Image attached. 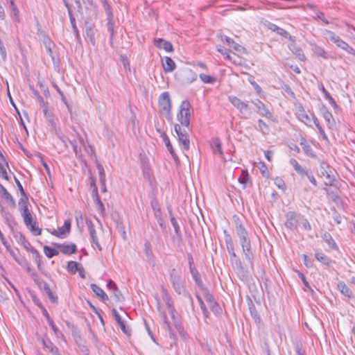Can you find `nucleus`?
<instances>
[{
	"instance_id": "nucleus-26",
	"label": "nucleus",
	"mask_w": 355,
	"mask_h": 355,
	"mask_svg": "<svg viewBox=\"0 0 355 355\" xmlns=\"http://www.w3.org/2000/svg\"><path fill=\"white\" fill-rule=\"evenodd\" d=\"M225 243L227 245V249L229 254L231 256V258H236V254L234 252V245L233 241L230 236V235L226 234L225 236Z\"/></svg>"
},
{
	"instance_id": "nucleus-61",
	"label": "nucleus",
	"mask_w": 355,
	"mask_h": 355,
	"mask_svg": "<svg viewBox=\"0 0 355 355\" xmlns=\"http://www.w3.org/2000/svg\"><path fill=\"white\" fill-rule=\"evenodd\" d=\"M70 22L71 24V26H72V28H73V31L74 34L76 35V37L77 38H78L79 37V33H78V28L76 26L75 17H71Z\"/></svg>"
},
{
	"instance_id": "nucleus-1",
	"label": "nucleus",
	"mask_w": 355,
	"mask_h": 355,
	"mask_svg": "<svg viewBox=\"0 0 355 355\" xmlns=\"http://www.w3.org/2000/svg\"><path fill=\"white\" fill-rule=\"evenodd\" d=\"M235 228L245 258L250 265H252L254 254L252 251L251 241L248 232L239 218L235 220Z\"/></svg>"
},
{
	"instance_id": "nucleus-20",
	"label": "nucleus",
	"mask_w": 355,
	"mask_h": 355,
	"mask_svg": "<svg viewBox=\"0 0 355 355\" xmlns=\"http://www.w3.org/2000/svg\"><path fill=\"white\" fill-rule=\"evenodd\" d=\"M322 114L329 127H332L335 124V121L334 119L332 114L327 110L326 107H323L321 109Z\"/></svg>"
},
{
	"instance_id": "nucleus-50",
	"label": "nucleus",
	"mask_w": 355,
	"mask_h": 355,
	"mask_svg": "<svg viewBox=\"0 0 355 355\" xmlns=\"http://www.w3.org/2000/svg\"><path fill=\"white\" fill-rule=\"evenodd\" d=\"M275 184L280 189L285 190L286 189V184L282 178L277 177L275 179Z\"/></svg>"
},
{
	"instance_id": "nucleus-11",
	"label": "nucleus",
	"mask_w": 355,
	"mask_h": 355,
	"mask_svg": "<svg viewBox=\"0 0 355 355\" xmlns=\"http://www.w3.org/2000/svg\"><path fill=\"white\" fill-rule=\"evenodd\" d=\"M107 287L112 293L111 297H113L116 302H123L124 300L121 292L118 289L116 284L112 280H110L107 282Z\"/></svg>"
},
{
	"instance_id": "nucleus-8",
	"label": "nucleus",
	"mask_w": 355,
	"mask_h": 355,
	"mask_svg": "<svg viewBox=\"0 0 355 355\" xmlns=\"http://www.w3.org/2000/svg\"><path fill=\"white\" fill-rule=\"evenodd\" d=\"M53 245L62 254L70 255L77 252V247L74 243H54Z\"/></svg>"
},
{
	"instance_id": "nucleus-57",
	"label": "nucleus",
	"mask_w": 355,
	"mask_h": 355,
	"mask_svg": "<svg viewBox=\"0 0 355 355\" xmlns=\"http://www.w3.org/2000/svg\"><path fill=\"white\" fill-rule=\"evenodd\" d=\"M49 324L51 327L53 331H54L55 334L57 337H60L62 334L60 332V331L58 329V327L55 325L53 321L51 320L48 322Z\"/></svg>"
},
{
	"instance_id": "nucleus-32",
	"label": "nucleus",
	"mask_w": 355,
	"mask_h": 355,
	"mask_svg": "<svg viewBox=\"0 0 355 355\" xmlns=\"http://www.w3.org/2000/svg\"><path fill=\"white\" fill-rule=\"evenodd\" d=\"M80 264L76 261H70L67 264V270L71 274H76V272H80Z\"/></svg>"
},
{
	"instance_id": "nucleus-56",
	"label": "nucleus",
	"mask_w": 355,
	"mask_h": 355,
	"mask_svg": "<svg viewBox=\"0 0 355 355\" xmlns=\"http://www.w3.org/2000/svg\"><path fill=\"white\" fill-rule=\"evenodd\" d=\"M43 112H44V114L46 116V118L48 119V121L52 124L53 125L54 123V119H53V114H51V112L46 108L45 107L44 110H43Z\"/></svg>"
},
{
	"instance_id": "nucleus-48",
	"label": "nucleus",
	"mask_w": 355,
	"mask_h": 355,
	"mask_svg": "<svg viewBox=\"0 0 355 355\" xmlns=\"http://www.w3.org/2000/svg\"><path fill=\"white\" fill-rule=\"evenodd\" d=\"M249 179L248 172L245 171H242L241 175L239 178V181L241 184L245 185Z\"/></svg>"
},
{
	"instance_id": "nucleus-41",
	"label": "nucleus",
	"mask_w": 355,
	"mask_h": 355,
	"mask_svg": "<svg viewBox=\"0 0 355 355\" xmlns=\"http://www.w3.org/2000/svg\"><path fill=\"white\" fill-rule=\"evenodd\" d=\"M80 141L83 145L87 153L90 156H94L95 158L96 159L94 147L90 144L88 145L87 146H85L83 138H80Z\"/></svg>"
},
{
	"instance_id": "nucleus-12",
	"label": "nucleus",
	"mask_w": 355,
	"mask_h": 355,
	"mask_svg": "<svg viewBox=\"0 0 355 355\" xmlns=\"http://www.w3.org/2000/svg\"><path fill=\"white\" fill-rule=\"evenodd\" d=\"M112 314L115 321L116 322L117 324L120 327L121 331L127 336H130L131 329L128 325H126L125 322L121 319L119 313L115 309H112Z\"/></svg>"
},
{
	"instance_id": "nucleus-30",
	"label": "nucleus",
	"mask_w": 355,
	"mask_h": 355,
	"mask_svg": "<svg viewBox=\"0 0 355 355\" xmlns=\"http://www.w3.org/2000/svg\"><path fill=\"white\" fill-rule=\"evenodd\" d=\"M297 117L300 121L306 123L311 121V116H309L306 112L302 106H300L297 111Z\"/></svg>"
},
{
	"instance_id": "nucleus-40",
	"label": "nucleus",
	"mask_w": 355,
	"mask_h": 355,
	"mask_svg": "<svg viewBox=\"0 0 355 355\" xmlns=\"http://www.w3.org/2000/svg\"><path fill=\"white\" fill-rule=\"evenodd\" d=\"M19 205L21 207V216L22 215H25V214H31V212H30V211L28 209V207L27 200H25L23 198H21L19 200Z\"/></svg>"
},
{
	"instance_id": "nucleus-35",
	"label": "nucleus",
	"mask_w": 355,
	"mask_h": 355,
	"mask_svg": "<svg viewBox=\"0 0 355 355\" xmlns=\"http://www.w3.org/2000/svg\"><path fill=\"white\" fill-rule=\"evenodd\" d=\"M269 28L285 37H287L289 35L288 33L286 30L277 26L274 24H270Z\"/></svg>"
},
{
	"instance_id": "nucleus-59",
	"label": "nucleus",
	"mask_w": 355,
	"mask_h": 355,
	"mask_svg": "<svg viewBox=\"0 0 355 355\" xmlns=\"http://www.w3.org/2000/svg\"><path fill=\"white\" fill-rule=\"evenodd\" d=\"M46 294L48 295L49 300L53 303L58 302V297L53 294L51 288L46 292Z\"/></svg>"
},
{
	"instance_id": "nucleus-43",
	"label": "nucleus",
	"mask_w": 355,
	"mask_h": 355,
	"mask_svg": "<svg viewBox=\"0 0 355 355\" xmlns=\"http://www.w3.org/2000/svg\"><path fill=\"white\" fill-rule=\"evenodd\" d=\"M258 130L261 131L263 135H266L269 130V127L262 119H259Z\"/></svg>"
},
{
	"instance_id": "nucleus-55",
	"label": "nucleus",
	"mask_w": 355,
	"mask_h": 355,
	"mask_svg": "<svg viewBox=\"0 0 355 355\" xmlns=\"http://www.w3.org/2000/svg\"><path fill=\"white\" fill-rule=\"evenodd\" d=\"M22 217L24 218V223L27 227H29L30 225H31L34 221L33 220L32 214H28L25 215H22Z\"/></svg>"
},
{
	"instance_id": "nucleus-13",
	"label": "nucleus",
	"mask_w": 355,
	"mask_h": 355,
	"mask_svg": "<svg viewBox=\"0 0 355 355\" xmlns=\"http://www.w3.org/2000/svg\"><path fill=\"white\" fill-rule=\"evenodd\" d=\"M252 103L256 106L258 113L267 119H272V113L267 109L265 104L259 99L252 101Z\"/></svg>"
},
{
	"instance_id": "nucleus-45",
	"label": "nucleus",
	"mask_w": 355,
	"mask_h": 355,
	"mask_svg": "<svg viewBox=\"0 0 355 355\" xmlns=\"http://www.w3.org/2000/svg\"><path fill=\"white\" fill-rule=\"evenodd\" d=\"M96 168L98 171L100 182L106 181L105 173L103 166L96 160Z\"/></svg>"
},
{
	"instance_id": "nucleus-19",
	"label": "nucleus",
	"mask_w": 355,
	"mask_h": 355,
	"mask_svg": "<svg viewBox=\"0 0 355 355\" xmlns=\"http://www.w3.org/2000/svg\"><path fill=\"white\" fill-rule=\"evenodd\" d=\"M322 238L331 249L335 250H338L337 244L336 243L335 241L334 240V239L332 238L331 235L329 233L327 232H324L322 234Z\"/></svg>"
},
{
	"instance_id": "nucleus-39",
	"label": "nucleus",
	"mask_w": 355,
	"mask_h": 355,
	"mask_svg": "<svg viewBox=\"0 0 355 355\" xmlns=\"http://www.w3.org/2000/svg\"><path fill=\"white\" fill-rule=\"evenodd\" d=\"M201 291L205 300L209 304L215 300L212 294H211L207 288L201 286Z\"/></svg>"
},
{
	"instance_id": "nucleus-36",
	"label": "nucleus",
	"mask_w": 355,
	"mask_h": 355,
	"mask_svg": "<svg viewBox=\"0 0 355 355\" xmlns=\"http://www.w3.org/2000/svg\"><path fill=\"white\" fill-rule=\"evenodd\" d=\"M44 252L48 258H52L59 254V250L48 245L44 247Z\"/></svg>"
},
{
	"instance_id": "nucleus-52",
	"label": "nucleus",
	"mask_w": 355,
	"mask_h": 355,
	"mask_svg": "<svg viewBox=\"0 0 355 355\" xmlns=\"http://www.w3.org/2000/svg\"><path fill=\"white\" fill-rule=\"evenodd\" d=\"M28 227L30 228L31 232L36 236L40 235L42 234V229L36 227L35 222H33L31 225H29Z\"/></svg>"
},
{
	"instance_id": "nucleus-9",
	"label": "nucleus",
	"mask_w": 355,
	"mask_h": 355,
	"mask_svg": "<svg viewBox=\"0 0 355 355\" xmlns=\"http://www.w3.org/2000/svg\"><path fill=\"white\" fill-rule=\"evenodd\" d=\"M85 223L88 227L92 243L94 244L99 250H101V246L98 242L96 231L94 228L93 222L90 219L86 218Z\"/></svg>"
},
{
	"instance_id": "nucleus-42",
	"label": "nucleus",
	"mask_w": 355,
	"mask_h": 355,
	"mask_svg": "<svg viewBox=\"0 0 355 355\" xmlns=\"http://www.w3.org/2000/svg\"><path fill=\"white\" fill-rule=\"evenodd\" d=\"M325 35L327 39L329 40L331 42H334L335 44H336L340 40L339 36H338L331 31H326Z\"/></svg>"
},
{
	"instance_id": "nucleus-28",
	"label": "nucleus",
	"mask_w": 355,
	"mask_h": 355,
	"mask_svg": "<svg viewBox=\"0 0 355 355\" xmlns=\"http://www.w3.org/2000/svg\"><path fill=\"white\" fill-rule=\"evenodd\" d=\"M221 40L225 42L230 47L234 49L237 51H240L241 49H243L240 44L235 42L232 38L227 36L221 35Z\"/></svg>"
},
{
	"instance_id": "nucleus-14",
	"label": "nucleus",
	"mask_w": 355,
	"mask_h": 355,
	"mask_svg": "<svg viewBox=\"0 0 355 355\" xmlns=\"http://www.w3.org/2000/svg\"><path fill=\"white\" fill-rule=\"evenodd\" d=\"M229 100L231 102V103L240 111V112L244 113L246 111H248V104L242 101L240 98L236 96H230L229 97Z\"/></svg>"
},
{
	"instance_id": "nucleus-54",
	"label": "nucleus",
	"mask_w": 355,
	"mask_h": 355,
	"mask_svg": "<svg viewBox=\"0 0 355 355\" xmlns=\"http://www.w3.org/2000/svg\"><path fill=\"white\" fill-rule=\"evenodd\" d=\"M89 182L90 187L92 189V193H96V192H98V187L96 184V179L94 177L91 176L89 178Z\"/></svg>"
},
{
	"instance_id": "nucleus-21",
	"label": "nucleus",
	"mask_w": 355,
	"mask_h": 355,
	"mask_svg": "<svg viewBox=\"0 0 355 355\" xmlns=\"http://www.w3.org/2000/svg\"><path fill=\"white\" fill-rule=\"evenodd\" d=\"M168 213L170 216V219L171 224L174 228L175 233L177 235V236L180 239V240H182V234L180 231V227L178 223V221L176 220L175 218L174 217L173 214V211L171 208H168Z\"/></svg>"
},
{
	"instance_id": "nucleus-5",
	"label": "nucleus",
	"mask_w": 355,
	"mask_h": 355,
	"mask_svg": "<svg viewBox=\"0 0 355 355\" xmlns=\"http://www.w3.org/2000/svg\"><path fill=\"white\" fill-rule=\"evenodd\" d=\"M158 105L160 110L171 116V103L168 92H165L160 94L158 99Z\"/></svg>"
},
{
	"instance_id": "nucleus-44",
	"label": "nucleus",
	"mask_w": 355,
	"mask_h": 355,
	"mask_svg": "<svg viewBox=\"0 0 355 355\" xmlns=\"http://www.w3.org/2000/svg\"><path fill=\"white\" fill-rule=\"evenodd\" d=\"M31 252L33 254V259L35 261V263H37V268L40 269V266H41V257H40V254L39 252L36 249H35L33 248H31Z\"/></svg>"
},
{
	"instance_id": "nucleus-3",
	"label": "nucleus",
	"mask_w": 355,
	"mask_h": 355,
	"mask_svg": "<svg viewBox=\"0 0 355 355\" xmlns=\"http://www.w3.org/2000/svg\"><path fill=\"white\" fill-rule=\"evenodd\" d=\"M169 278L175 291L178 295H181L185 291L184 282L182 280L180 275L175 268L170 270Z\"/></svg>"
},
{
	"instance_id": "nucleus-62",
	"label": "nucleus",
	"mask_w": 355,
	"mask_h": 355,
	"mask_svg": "<svg viewBox=\"0 0 355 355\" xmlns=\"http://www.w3.org/2000/svg\"><path fill=\"white\" fill-rule=\"evenodd\" d=\"M209 306L213 312L218 313L219 311L220 310L218 304L215 300L213 302L210 303Z\"/></svg>"
},
{
	"instance_id": "nucleus-63",
	"label": "nucleus",
	"mask_w": 355,
	"mask_h": 355,
	"mask_svg": "<svg viewBox=\"0 0 355 355\" xmlns=\"http://www.w3.org/2000/svg\"><path fill=\"white\" fill-rule=\"evenodd\" d=\"M0 178L8 180V175L7 174V171L4 167V166L1 164H0Z\"/></svg>"
},
{
	"instance_id": "nucleus-4",
	"label": "nucleus",
	"mask_w": 355,
	"mask_h": 355,
	"mask_svg": "<svg viewBox=\"0 0 355 355\" xmlns=\"http://www.w3.org/2000/svg\"><path fill=\"white\" fill-rule=\"evenodd\" d=\"M175 132L177 134L179 143L182 144L184 149L187 150L190 147V141L187 131L179 124L175 125Z\"/></svg>"
},
{
	"instance_id": "nucleus-25",
	"label": "nucleus",
	"mask_w": 355,
	"mask_h": 355,
	"mask_svg": "<svg viewBox=\"0 0 355 355\" xmlns=\"http://www.w3.org/2000/svg\"><path fill=\"white\" fill-rule=\"evenodd\" d=\"M1 211L5 223L11 230H12L15 223L12 215L8 211H4L3 207H1Z\"/></svg>"
},
{
	"instance_id": "nucleus-46",
	"label": "nucleus",
	"mask_w": 355,
	"mask_h": 355,
	"mask_svg": "<svg viewBox=\"0 0 355 355\" xmlns=\"http://www.w3.org/2000/svg\"><path fill=\"white\" fill-rule=\"evenodd\" d=\"M199 78L205 83L212 84L216 81V78L214 77L204 73H200Z\"/></svg>"
},
{
	"instance_id": "nucleus-27",
	"label": "nucleus",
	"mask_w": 355,
	"mask_h": 355,
	"mask_svg": "<svg viewBox=\"0 0 355 355\" xmlns=\"http://www.w3.org/2000/svg\"><path fill=\"white\" fill-rule=\"evenodd\" d=\"M161 136L163 139V141H164L168 150L170 152V153L171 154V155L173 157V159H175V161H178V157L173 148V146L170 142L168 137L164 132H162Z\"/></svg>"
},
{
	"instance_id": "nucleus-23",
	"label": "nucleus",
	"mask_w": 355,
	"mask_h": 355,
	"mask_svg": "<svg viewBox=\"0 0 355 355\" xmlns=\"http://www.w3.org/2000/svg\"><path fill=\"white\" fill-rule=\"evenodd\" d=\"M92 291L98 297H101V300L103 302L107 301L109 300L107 294L103 291V290L97 286L95 284H92L90 286Z\"/></svg>"
},
{
	"instance_id": "nucleus-16",
	"label": "nucleus",
	"mask_w": 355,
	"mask_h": 355,
	"mask_svg": "<svg viewBox=\"0 0 355 355\" xmlns=\"http://www.w3.org/2000/svg\"><path fill=\"white\" fill-rule=\"evenodd\" d=\"M155 45L157 48L163 49L167 52H172L173 51L172 44L164 39L158 38L155 40Z\"/></svg>"
},
{
	"instance_id": "nucleus-18",
	"label": "nucleus",
	"mask_w": 355,
	"mask_h": 355,
	"mask_svg": "<svg viewBox=\"0 0 355 355\" xmlns=\"http://www.w3.org/2000/svg\"><path fill=\"white\" fill-rule=\"evenodd\" d=\"M0 193L2 198L10 204L12 207H15V201L7 189L0 183Z\"/></svg>"
},
{
	"instance_id": "nucleus-58",
	"label": "nucleus",
	"mask_w": 355,
	"mask_h": 355,
	"mask_svg": "<svg viewBox=\"0 0 355 355\" xmlns=\"http://www.w3.org/2000/svg\"><path fill=\"white\" fill-rule=\"evenodd\" d=\"M218 51L220 52L222 55L225 56V58L227 60H232L231 55L228 53V50L223 46H220L218 48Z\"/></svg>"
},
{
	"instance_id": "nucleus-7",
	"label": "nucleus",
	"mask_w": 355,
	"mask_h": 355,
	"mask_svg": "<svg viewBox=\"0 0 355 355\" xmlns=\"http://www.w3.org/2000/svg\"><path fill=\"white\" fill-rule=\"evenodd\" d=\"M71 230V221L70 220H67L64 221V225L62 227H58L57 230H53V231H50V233L58 238L64 239L66 238Z\"/></svg>"
},
{
	"instance_id": "nucleus-53",
	"label": "nucleus",
	"mask_w": 355,
	"mask_h": 355,
	"mask_svg": "<svg viewBox=\"0 0 355 355\" xmlns=\"http://www.w3.org/2000/svg\"><path fill=\"white\" fill-rule=\"evenodd\" d=\"M87 37H89L91 43L95 44L94 32L92 28H87L86 29Z\"/></svg>"
},
{
	"instance_id": "nucleus-22",
	"label": "nucleus",
	"mask_w": 355,
	"mask_h": 355,
	"mask_svg": "<svg viewBox=\"0 0 355 355\" xmlns=\"http://www.w3.org/2000/svg\"><path fill=\"white\" fill-rule=\"evenodd\" d=\"M315 257L318 261L325 266H331L332 263L331 259L322 252L315 251Z\"/></svg>"
},
{
	"instance_id": "nucleus-6",
	"label": "nucleus",
	"mask_w": 355,
	"mask_h": 355,
	"mask_svg": "<svg viewBox=\"0 0 355 355\" xmlns=\"http://www.w3.org/2000/svg\"><path fill=\"white\" fill-rule=\"evenodd\" d=\"M286 217L285 227L292 231L296 230L301 218V215L295 211H288Z\"/></svg>"
},
{
	"instance_id": "nucleus-38",
	"label": "nucleus",
	"mask_w": 355,
	"mask_h": 355,
	"mask_svg": "<svg viewBox=\"0 0 355 355\" xmlns=\"http://www.w3.org/2000/svg\"><path fill=\"white\" fill-rule=\"evenodd\" d=\"M190 272H191V274L194 281L196 282V283L199 286H202V280L200 279V275L199 272H198V270L195 268V267L191 266Z\"/></svg>"
},
{
	"instance_id": "nucleus-17",
	"label": "nucleus",
	"mask_w": 355,
	"mask_h": 355,
	"mask_svg": "<svg viewBox=\"0 0 355 355\" xmlns=\"http://www.w3.org/2000/svg\"><path fill=\"white\" fill-rule=\"evenodd\" d=\"M31 278L35 282V283L38 286V287L41 290H43L45 293L50 289V287L48 285V284L43 279H42L37 275V273H32Z\"/></svg>"
},
{
	"instance_id": "nucleus-2",
	"label": "nucleus",
	"mask_w": 355,
	"mask_h": 355,
	"mask_svg": "<svg viewBox=\"0 0 355 355\" xmlns=\"http://www.w3.org/2000/svg\"><path fill=\"white\" fill-rule=\"evenodd\" d=\"M190 107L191 105L188 101H182L177 114L178 121L182 126L187 128L189 127L190 123Z\"/></svg>"
},
{
	"instance_id": "nucleus-34",
	"label": "nucleus",
	"mask_w": 355,
	"mask_h": 355,
	"mask_svg": "<svg viewBox=\"0 0 355 355\" xmlns=\"http://www.w3.org/2000/svg\"><path fill=\"white\" fill-rule=\"evenodd\" d=\"M338 287L344 295L350 297L352 295V291L349 288V287L345 284L343 282H340L338 284Z\"/></svg>"
},
{
	"instance_id": "nucleus-15",
	"label": "nucleus",
	"mask_w": 355,
	"mask_h": 355,
	"mask_svg": "<svg viewBox=\"0 0 355 355\" xmlns=\"http://www.w3.org/2000/svg\"><path fill=\"white\" fill-rule=\"evenodd\" d=\"M151 207L153 208L154 216L157 219L160 226H162L163 219L162 216V211L158 203V201L156 199H153L151 200Z\"/></svg>"
},
{
	"instance_id": "nucleus-64",
	"label": "nucleus",
	"mask_w": 355,
	"mask_h": 355,
	"mask_svg": "<svg viewBox=\"0 0 355 355\" xmlns=\"http://www.w3.org/2000/svg\"><path fill=\"white\" fill-rule=\"evenodd\" d=\"M214 153L218 152L220 154L223 153L221 144L218 140H216L214 143V146L213 147Z\"/></svg>"
},
{
	"instance_id": "nucleus-10",
	"label": "nucleus",
	"mask_w": 355,
	"mask_h": 355,
	"mask_svg": "<svg viewBox=\"0 0 355 355\" xmlns=\"http://www.w3.org/2000/svg\"><path fill=\"white\" fill-rule=\"evenodd\" d=\"M319 175L325 177L329 184H331L335 180V177L330 170L329 166L324 162L320 164Z\"/></svg>"
},
{
	"instance_id": "nucleus-51",
	"label": "nucleus",
	"mask_w": 355,
	"mask_h": 355,
	"mask_svg": "<svg viewBox=\"0 0 355 355\" xmlns=\"http://www.w3.org/2000/svg\"><path fill=\"white\" fill-rule=\"evenodd\" d=\"M43 346L45 349H48L50 352L53 350L54 348L56 347V346L54 345V344L50 340H42Z\"/></svg>"
},
{
	"instance_id": "nucleus-33",
	"label": "nucleus",
	"mask_w": 355,
	"mask_h": 355,
	"mask_svg": "<svg viewBox=\"0 0 355 355\" xmlns=\"http://www.w3.org/2000/svg\"><path fill=\"white\" fill-rule=\"evenodd\" d=\"M161 315H162V320L164 322L165 328L168 331L170 337L172 338H175V335L173 332L172 328H171V327L170 325V323L168 322V318L166 316V314L165 313H162Z\"/></svg>"
},
{
	"instance_id": "nucleus-49",
	"label": "nucleus",
	"mask_w": 355,
	"mask_h": 355,
	"mask_svg": "<svg viewBox=\"0 0 355 355\" xmlns=\"http://www.w3.org/2000/svg\"><path fill=\"white\" fill-rule=\"evenodd\" d=\"M6 1L9 3L10 8L12 10V11L13 12L15 17L16 18H18L19 10L15 3V1L14 0H6Z\"/></svg>"
},
{
	"instance_id": "nucleus-29",
	"label": "nucleus",
	"mask_w": 355,
	"mask_h": 355,
	"mask_svg": "<svg viewBox=\"0 0 355 355\" xmlns=\"http://www.w3.org/2000/svg\"><path fill=\"white\" fill-rule=\"evenodd\" d=\"M105 10L107 12V15H108V22H107V30L110 33V37L111 39H112L113 36H114V24L112 21V12L110 10V8L108 5H105Z\"/></svg>"
},
{
	"instance_id": "nucleus-31",
	"label": "nucleus",
	"mask_w": 355,
	"mask_h": 355,
	"mask_svg": "<svg viewBox=\"0 0 355 355\" xmlns=\"http://www.w3.org/2000/svg\"><path fill=\"white\" fill-rule=\"evenodd\" d=\"M163 67L166 72H171L175 69V63L171 58L166 57Z\"/></svg>"
},
{
	"instance_id": "nucleus-37",
	"label": "nucleus",
	"mask_w": 355,
	"mask_h": 355,
	"mask_svg": "<svg viewBox=\"0 0 355 355\" xmlns=\"http://www.w3.org/2000/svg\"><path fill=\"white\" fill-rule=\"evenodd\" d=\"M300 145L302 146V149H303L304 153L306 155L310 156V157H314L315 156L314 154H313V152L311 146L306 143L305 139H303L300 142Z\"/></svg>"
},
{
	"instance_id": "nucleus-24",
	"label": "nucleus",
	"mask_w": 355,
	"mask_h": 355,
	"mask_svg": "<svg viewBox=\"0 0 355 355\" xmlns=\"http://www.w3.org/2000/svg\"><path fill=\"white\" fill-rule=\"evenodd\" d=\"M290 164L294 168L295 171L297 173L298 175H300L302 177L305 176V175H307L308 171L305 170L298 162L296 159L292 158L290 159Z\"/></svg>"
},
{
	"instance_id": "nucleus-47",
	"label": "nucleus",
	"mask_w": 355,
	"mask_h": 355,
	"mask_svg": "<svg viewBox=\"0 0 355 355\" xmlns=\"http://www.w3.org/2000/svg\"><path fill=\"white\" fill-rule=\"evenodd\" d=\"M196 297L198 299V301L200 303V308H201V310L202 311V313H203L204 316L205 318H208L209 312H208V310H207L205 303L203 302L202 298L198 295H196Z\"/></svg>"
},
{
	"instance_id": "nucleus-60",
	"label": "nucleus",
	"mask_w": 355,
	"mask_h": 355,
	"mask_svg": "<svg viewBox=\"0 0 355 355\" xmlns=\"http://www.w3.org/2000/svg\"><path fill=\"white\" fill-rule=\"evenodd\" d=\"M297 273H298L299 277H300V279H302V282H303L304 285V286H306L309 290H310L311 291H312V292H313V289L311 288V287L310 286V285H309V282L306 281V278H305L304 275L302 272H299V271L297 272Z\"/></svg>"
}]
</instances>
